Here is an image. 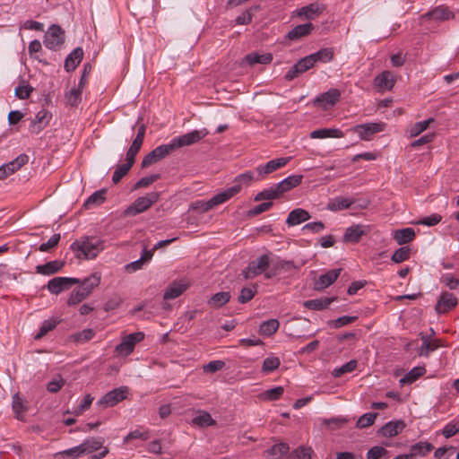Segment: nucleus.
I'll return each instance as SVG.
<instances>
[{"label":"nucleus","instance_id":"1","mask_svg":"<svg viewBox=\"0 0 459 459\" xmlns=\"http://www.w3.org/2000/svg\"><path fill=\"white\" fill-rule=\"evenodd\" d=\"M145 131V125L143 124L138 127L137 134L135 138L133 140L131 146L126 152V163L118 165L113 173L112 181L115 184L118 183L123 178V177H125L128 173V171L134 165L135 156L143 143Z\"/></svg>","mask_w":459,"mask_h":459},{"label":"nucleus","instance_id":"2","mask_svg":"<svg viewBox=\"0 0 459 459\" xmlns=\"http://www.w3.org/2000/svg\"><path fill=\"white\" fill-rule=\"evenodd\" d=\"M302 175L290 176L276 186H271L258 193L254 201H270L281 198L285 192L298 186L302 182Z\"/></svg>","mask_w":459,"mask_h":459},{"label":"nucleus","instance_id":"3","mask_svg":"<svg viewBox=\"0 0 459 459\" xmlns=\"http://www.w3.org/2000/svg\"><path fill=\"white\" fill-rule=\"evenodd\" d=\"M290 160V157H281L279 159L272 160L264 165L258 166L255 170H248L243 173L240 177L242 181H260L265 176L276 171L277 169L286 166Z\"/></svg>","mask_w":459,"mask_h":459},{"label":"nucleus","instance_id":"4","mask_svg":"<svg viewBox=\"0 0 459 459\" xmlns=\"http://www.w3.org/2000/svg\"><path fill=\"white\" fill-rule=\"evenodd\" d=\"M71 249L79 259H92L103 249L102 242L93 238L76 240L71 245Z\"/></svg>","mask_w":459,"mask_h":459},{"label":"nucleus","instance_id":"5","mask_svg":"<svg viewBox=\"0 0 459 459\" xmlns=\"http://www.w3.org/2000/svg\"><path fill=\"white\" fill-rule=\"evenodd\" d=\"M208 134V131L205 128L201 130H193L183 135L174 137L169 143L174 150H178L181 147H186L198 143L200 140L204 138Z\"/></svg>","mask_w":459,"mask_h":459},{"label":"nucleus","instance_id":"6","mask_svg":"<svg viewBox=\"0 0 459 459\" xmlns=\"http://www.w3.org/2000/svg\"><path fill=\"white\" fill-rule=\"evenodd\" d=\"M270 265V257L268 255H263L255 260L249 263L248 266L243 271L245 279H252L267 272Z\"/></svg>","mask_w":459,"mask_h":459},{"label":"nucleus","instance_id":"7","mask_svg":"<svg viewBox=\"0 0 459 459\" xmlns=\"http://www.w3.org/2000/svg\"><path fill=\"white\" fill-rule=\"evenodd\" d=\"M143 338L144 333L142 332L126 335L122 338L121 342L116 346L115 351L120 356L126 357L133 352L135 344L143 341Z\"/></svg>","mask_w":459,"mask_h":459},{"label":"nucleus","instance_id":"8","mask_svg":"<svg viewBox=\"0 0 459 459\" xmlns=\"http://www.w3.org/2000/svg\"><path fill=\"white\" fill-rule=\"evenodd\" d=\"M243 176L242 174L238 175L234 180L233 185L227 189L221 191L217 195H213L209 201H228L233 197H235L244 186H248L252 182L247 181L244 182L240 178Z\"/></svg>","mask_w":459,"mask_h":459},{"label":"nucleus","instance_id":"9","mask_svg":"<svg viewBox=\"0 0 459 459\" xmlns=\"http://www.w3.org/2000/svg\"><path fill=\"white\" fill-rule=\"evenodd\" d=\"M65 31L59 25L53 24L45 34L44 45L53 50L58 49L64 43Z\"/></svg>","mask_w":459,"mask_h":459},{"label":"nucleus","instance_id":"10","mask_svg":"<svg viewBox=\"0 0 459 459\" xmlns=\"http://www.w3.org/2000/svg\"><path fill=\"white\" fill-rule=\"evenodd\" d=\"M174 152L170 143L161 144L145 155L142 160V168H147L164 159Z\"/></svg>","mask_w":459,"mask_h":459},{"label":"nucleus","instance_id":"11","mask_svg":"<svg viewBox=\"0 0 459 459\" xmlns=\"http://www.w3.org/2000/svg\"><path fill=\"white\" fill-rule=\"evenodd\" d=\"M128 391L127 386L115 388L100 399L98 404L100 406L113 407L127 397Z\"/></svg>","mask_w":459,"mask_h":459},{"label":"nucleus","instance_id":"12","mask_svg":"<svg viewBox=\"0 0 459 459\" xmlns=\"http://www.w3.org/2000/svg\"><path fill=\"white\" fill-rule=\"evenodd\" d=\"M80 282V279L73 277H55L51 279L47 285L48 291L58 295L63 290H68L72 285Z\"/></svg>","mask_w":459,"mask_h":459},{"label":"nucleus","instance_id":"13","mask_svg":"<svg viewBox=\"0 0 459 459\" xmlns=\"http://www.w3.org/2000/svg\"><path fill=\"white\" fill-rule=\"evenodd\" d=\"M455 18V13L444 4L438 5L420 16V21L434 20L437 22L449 21Z\"/></svg>","mask_w":459,"mask_h":459},{"label":"nucleus","instance_id":"14","mask_svg":"<svg viewBox=\"0 0 459 459\" xmlns=\"http://www.w3.org/2000/svg\"><path fill=\"white\" fill-rule=\"evenodd\" d=\"M384 123H367L355 126L351 130L358 134L360 139L368 141L371 139L372 135L384 131Z\"/></svg>","mask_w":459,"mask_h":459},{"label":"nucleus","instance_id":"15","mask_svg":"<svg viewBox=\"0 0 459 459\" xmlns=\"http://www.w3.org/2000/svg\"><path fill=\"white\" fill-rule=\"evenodd\" d=\"M315 66L313 63V59L311 56H307L301 59H299L285 74V79L287 81H292L299 74L307 72V70L313 68Z\"/></svg>","mask_w":459,"mask_h":459},{"label":"nucleus","instance_id":"16","mask_svg":"<svg viewBox=\"0 0 459 459\" xmlns=\"http://www.w3.org/2000/svg\"><path fill=\"white\" fill-rule=\"evenodd\" d=\"M340 97V91L333 88L317 96L314 100V104L323 108L324 109H327L328 108L333 107L339 100Z\"/></svg>","mask_w":459,"mask_h":459},{"label":"nucleus","instance_id":"17","mask_svg":"<svg viewBox=\"0 0 459 459\" xmlns=\"http://www.w3.org/2000/svg\"><path fill=\"white\" fill-rule=\"evenodd\" d=\"M325 10L323 4L317 2L303 6L297 11V16L307 20H315Z\"/></svg>","mask_w":459,"mask_h":459},{"label":"nucleus","instance_id":"18","mask_svg":"<svg viewBox=\"0 0 459 459\" xmlns=\"http://www.w3.org/2000/svg\"><path fill=\"white\" fill-rule=\"evenodd\" d=\"M395 83V76L390 71H384L374 79L375 87L381 92L391 91Z\"/></svg>","mask_w":459,"mask_h":459},{"label":"nucleus","instance_id":"19","mask_svg":"<svg viewBox=\"0 0 459 459\" xmlns=\"http://www.w3.org/2000/svg\"><path fill=\"white\" fill-rule=\"evenodd\" d=\"M456 305V297L453 293L446 291L440 295L436 305V311L438 314H445L454 308Z\"/></svg>","mask_w":459,"mask_h":459},{"label":"nucleus","instance_id":"20","mask_svg":"<svg viewBox=\"0 0 459 459\" xmlns=\"http://www.w3.org/2000/svg\"><path fill=\"white\" fill-rule=\"evenodd\" d=\"M420 337L422 343L419 348L418 354L420 357H429L430 352L434 351L441 345L440 340H430L429 337L423 333H420Z\"/></svg>","mask_w":459,"mask_h":459},{"label":"nucleus","instance_id":"21","mask_svg":"<svg viewBox=\"0 0 459 459\" xmlns=\"http://www.w3.org/2000/svg\"><path fill=\"white\" fill-rule=\"evenodd\" d=\"M342 269L330 270L319 276L316 281L314 289L316 290H324L333 284L338 278Z\"/></svg>","mask_w":459,"mask_h":459},{"label":"nucleus","instance_id":"22","mask_svg":"<svg viewBox=\"0 0 459 459\" xmlns=\"http://www.w3.org/2000/svg\"><path fill=\"white\" fill-rule=\"evenodd\" d=\"M367 234V230H365V227L363 225H354L349 227L344 235H343V241L346 243H358L362 236Z\"/></svg>","mask_w":459,"mask_h":459},{"label":"nucleus","instance_id":"23","mask_svg":"<svg viewBox=\"0 0 459 459\" xmlns=\"http://www.w3.org/2000/svg\"><path fill=\"white\" fill-rule=\"evenodd\" d=\"M404 428L405 423L403 420L389 421L379 429V434L383 437H393L401 433Z\"/></svg>","mask_w":459,"mask_h":459},{"label":"nucleus","instance_id":"24","mask_svg":"<svg viewBox=\"0 0 459 459\" xmlns=\"http://www.w3.org/2000/svg\"><path fill=\"white\" fill-rule=\"evenodd\" d=\"M188 287L183 281L171 282L164 292V299H174L179 297Z\"/></svg>","mask_w":459,"mask_h":459},{"label":"nucleus","instance_id":"25","mask_svg":"<svg viewBox=\"0 0 459 459\" xmlns=\"http://www.w3.org/2000/svg\"><path fill=\"white\" fill-rule=\"evenodd\" d=\"M83 57V50L78 47L74 48L65 60V69L67 72L75 70L77 65L81 63Z\"/></svg>","mask_w":459,"mask_h":459},{"label":"nucleus","instance_id":"26","mask_svg":"<svg viewBox=\"0 0 459 459\" xmlns=\"http://www.w3.org/2000/svg\"><path fill=\"white\" fill-rule=\"evenodd\" d=\"M314 30V25L311 22L295 26L287 34V38L290 40H299V39L309 35Z\"/></svg>","mask_w":459,"mask_h":459},{"label":"nucleus","instance_id":"27","mask_svg":"<svg viewBox=\"0 0 459 459\" xmlns=\"http://www.w3.org/2000/svg\"><path fill=\"white\" fill-rule=\"evenodd\" d=\"M293 269H296V266L292 261L280 260L273 264L271 269L265 273L264 278L272 279L273 277L279 274L281 271H291Z\"/></svg>","mask_w":459,"mask_h":459},{"label":"nucleus","instance_id":"28","mask_svg":"<svg viewBox=\"0 0 459 459\" xmlns=\"http://www.w3.org/2000/svg\"><path fill=\"white\" fill-rule=\"evenodd\" d=\"M50 119L49 113L42 109L39 111L36 115L35 119L32 121L30 125V130L34 134H39L47 125L48 124Z\"/></svg>","mask_w":459,"mask_h":459},{"label":"nucleus","instance_id":"29","mask_svg":"<svg viewBox=\"0 0 459 459\" xmlns=\"http://www.w3.org/2000/svg\"><path fill=\"white\" fill-rule=\"evenodd\" d=\"M65 265L64 262L54 260L36 266V273L42 275H52L59 272Z\"/></svg>","mask_w":459,"mask_h":459},{"label":"nucleus","instance_id":"30","mask_svg":"<svg viewBox=\"0 0 459 459\" xmlns=\"http://www.w3.org/2000/svg\"><path fill=\"white\" fill-rule=\"evenodd\" d=\"M344 134L338 128H321L310 133L312 139L342 138Z\"/></svg>","mask_w":459,"mask_h":459},{"label":"nucleus","instance_id":"31","mask_svg":"<svg viewBox=\"0 0 459 459\" xmlns=\"http://www.w3.org/2000/svg\"><path fill=\"white\" fill-rule=\"evenodd\" d=\"M416 233L412 228H404L394 230L393 233L394 239L398 245H404L411 242L415 238Z\"/></svg>","mask_w":459,"mask_h":459},{"label":"nucleus","instance_id":"32","mask_svg":"<svg viewBox=\"0 0 459 459\" xmlns=\"http://www.w3.org/2000/svg\"><path fill=\"white\" fill-rule=\"evenodd\" d=\"M310 218L309 213L304 209H294L291 211L286 220V223L289 226L299 225Z\"/></svg>","mask_w":459,"mask_h":459},{"label":"nucleus","instance_id":"33","mask_svg":"<svg viewBox=\"0 0 459 459\" xmlns=\"http://www.w3.org/2000/svg\"><path fill=\"white\" fill-rule=\"evenodd\" d=\"M273 61V55L271 53L259 54L256 52L250 53L244 57V62L253 66L255 64L267 65Z\"/></svg>","mask_w":459,"mask_h":459},{"label":"nucleus","instance_id":"34","mask_svg":"<svg viewBox=\"0 0 459 459\" xmlns=\"http://www.w3.org/2000/svg\"><path fill=\"white\" fill-rule=\"evenodd\" d=\"M104 439L102 437H91L84 440L80 446L82 454H91L94 451L103 448Z\"/></svg>","mask_w":459,"mask_h":459},{"label":"nucleus","instance_id":"35","mask_svg":"<svg viewBox=\"0 0 459 459\" xmlns=\"http://www.w3.org/2000/svg\"><path fill=\"white\" fill-rule=\"evenodd\" d=\"M230 299V294L228 291L217 292L207 301L208 305L213 308H220L227 304Z\"/></svg>","mask_w":459,"mask_h":459},{"label":"nucleus","instance_id":"36","mask_svg":"<svg viewBox=\"0 0 459 459\" xmlns=\"http://www.w3.org/2000/svg\"><path fill=\"white\" fill-rule=\"evenodd\" d=\"M426 373L424 367H415L400 379L401 385H411Z\"/></svg>","mask_w":459,"mask_h":459},{"label":"nucleus","instance_id":"37","mask_svg":"<svg viewBox=\"0 0 459 459\" xmlns=\"http://www.w3.org/2000/svg\"><path fill=\"white\" fill-rule=\"evenodd\" d=\"M100 283V275L97 273H92L89 277L83 279L82 281L80 280L79 287L85 290H87V294L90 295L93 289L97 287Z\"/></svg>","mask_w":459,"mask_h":459},{"label":"nucleus","instance_id":"38","mask_svg":"<svg viewBox=\"0 0 459 459\" xmlns=\"http://www.w3.org/2000/svg\"><path fill=\"white\" fill-rule=\"evenodd\" d=\"M333 49L332 48H321L316 53L309 55L312 57L314 65L316 62L327 63L333 60Z\"/></svg>","mask_w":459,"mask_h":459},{"label":"nucleus","instance_id":"39","mask_svg":"<svg viewBox=\"0 0 459 459\" xmlns=\"http://www.w3.org/2000/svg\"><path fill=\"white\" fill-rule=\"evenodd\" d=\"M333 300L334 299L333 298L310 299L305 301L303 306L311 310H323L326 308Z\"/></svg>","mask_w":459,"mask_h":459},{"label":"nucleus","instance_id":"40","mask_svg":"<svg viewBox=\"0 0 459 459\" xmlns=\"http://www.w3.org/2000/svg\"><path fill=\"white\" fill-rule=\"evenodd\" d=\"M82 81H83V78L81 79L77 88H73L68 92L65 93V99H66L67 102L73 107H76L82 100V98H81L82 88L83 87Z\"/></svg>","mask_w":459,"mask_h":459},{"label":"nucleus","instance_id":"41","mask_svg":"<svg viewBox=\"0 0 459 459\" xmlns=\"http://www.w3.org/2000/svg\"><path fill=\"white\" fill-rule=\"evenodd\" d=\"M290 450V446L287 443H279L273 445L270 449L266 451L268 455L272 456L273 459H281Z\"/></svg>","mask_w":459,"mask_h":459},{"label":"nucleus","instance_id":"42","mask_svg":"<svg viewBox=\"0 0 459 459\" xmlns=\"http://www.w3.org/2000/svg\"><path fill=\"white\" fill-rule=\"evenodd\" d=\"M83 454L79 446L55 454V459H77Z\"/></svg>","mask_w":459,"mask_h":459},{"label":"nucleus","instance_id":"43","mask_svg":"<svg viewBox=\"0 0 459 459\" xmlns=\"http://www.w3.org/2000/svg\"><path fill=\"white\" fill-rule=\"evenodd\" d=\"M280 323L277 319H270L264 321L259 327V333L262 335L271 336L273 335L279 328Z\"/></svg>","mask_w":459,"mask_h":459},{"label":"nucleus","instance_id":"44","mask_svg":"<svg viewBox=\"0 0 459 459\" xmlns=\"http://www.w3.org/2000/svg\"><path fill=\"white\" fill-rule=\"evenodd\" d=\"M87 290L84 291L83 289H82L81 287H77L76 289H74L68 299H67V304L69 306H75L77 304H79L81 301H82L83 299H85L89 295L87 294Z\"/></svg>","mask_w":459,"mask_h":459},{"label":"nucleus","instance_id":"45","mask_svg":"<svg viewBox=\"0 0 459 459\" xmlns=\"http://www.w3.org/2000/svg\"><path fill=\"white\" fill-rule=\"evenodd\" d=\"M433 449V446L428 442H419L411 447L412 458L417 455H426Z\"/></svg>","mask_w":459,"mask_h":459},{"label":"nucleus","instance_id":"46","mask_svg":"<svg viewBox=\"0 0 459 459\" xmlns=\"http://www.w3.org/2000/svg\"><path fill=\"white\" fill-rule=\"evenodd\" d=\"M313 450L310 447L299 446L290 453L287 459H311Z\"/></svg>","mask_w":459,"mask_h":459},{"label":"nucleus","instance_id":"47","mask_svg":"<svg viewBox=\"0 0 459 459\" xmlns=\"http://www.w3.org/2000/svg\"><path fill=\"white\" fill-rule=\"evenodd\" d=\"M192 422L193 424L201 427L212 426L215 424V421L212 420V416L206 411H200L198 415L193 418Z\"/></svg>","mask_w":459,"mask_h":459},{"label":"nucleus","instance_id":"48","mask_svg":"<svg viewBox=\"0 0 459 459\" xmlns=\"http://www.w3.org/2000/svg\"><path fill=\"white\" fill-rule=\"evenodd\" d=\"M151 204L152 203H134L125 210L124 213L126 216H135L136 214L146 211Z\"/></svg>","mask_w":459,"mask_h":459},{"label":"nucleus","instance_id":"49","mask_svg":"<svg viewBox=\"0 0 459 459\" xmlns=\"http://www.w3.org/2000/svg\"><path fill=\"white\" fill-rule=\"evenodd\" d=\"M378 413L377 412H368L365 413L359 418L356 423V427L358 429L368 428L374 424Z\"/></svg>","mask_w":459,"mask_h":459},{"label":"nucleus","instance_id":"50","mask_svg":"<svg viewBox=\"0 0 459 459\" xmlns=\"http://www.w3.org/2000/svg\"><path fill=\"white\" fill-rule=\"evenodd\" d=\"M411 256V249L408 247H403L396 249L391 256V260L399 264L408 260Z\"/></svg>","mask_w":459,"mask_h":459},{"label":"nucleus","instance_id":"51","mask_svg":"<svg viewBox=\"0 0 459 459\" xmlns=\"http://www.w3.org/2000/svg\"><path fill=\"white\" fill-rule=\"evenodd\" d=\"M58 324V321L56 319H48L45 320L40 328L39 333L35 335L36 340L41 339L43 336H45L48 332L54 330Z\"/></svg>","mask_w":459,"mask_h":459},{"label":"nucleus","instance_id":"52","mask_svg":"<svg viewBox=\"0 0 459 459\" xmlns=\"http://www.w3.org/2000/svg\"><path fill=\"white\" fill-rule=\"evenodd\" d=\"M281 364L280 359L278 357H267L264 359L262 366V371L264 373H271L274 370H276Z\"/></svg>","mask_w":459,"mask_h":459},{"label":"nucleus","instance_id":"53","mask_svg":"<svg viewBox=\"0 0 459 459\" xmlns=\"http://www.w3.org/2000/svg\"><path fill=\"white\" fill-rule=\"evenodd\" d=\"M433 121H434V119L431 117L425 121H420V122L415 123L409 130L411 137H415V136L419 135L420 134H421L423 131H425L429 126V125Z\"/></svg>","mask_w":459,"mask_h":459},{"label":"nucleus","instance_id":"54","mask_svg":"<svg viewBox=\"0 0 459 459\" xmlns=\"http://www.w3.org/2000/svg\"><path fill=\"white\" fill-rule=\"evenodd\" d=\"M459 432V419H455L448 422L441 430L442 435L446 438L452 437Z\"/></svg>","mask_w":459,"mask_h":459},{"label":"nucleus","instance_id":"55","mask_svg":"<svg viewBox=\"0 0 459 459\" xmlns=\"http://www.w3.org/2000/svg\"><path fill=\"white\" fill-rule=\"evenodd\" d=\"M284 389L282 386H276L262 393L261 398L265 401H275L282 395Z\"/></svg>","mask_w":459,"mask_h":459},{"label":"nucleus","instance_id":"56","mask_svg":"<svg viewBox=\"0 0 459 459\" xmlns=\"http://www.w3.org/2000/svg\"><path fill=\"white\" fill-rule=\"evenodd\" d=\"M28 161L29 156L26 154H21L15 160L7 163L6 167L9 169V171H11L13 174L16 170L20 169L23 165L27 164Z\"/></svg>","mask_w":459,"mask_h":459},{"label":"nucleus","instance_id":"57","mask_svg":"<svg viewBox=\"0 0 459 459\" xmlns=\"http://www.w3.org/2000/svg\"><path fill=\"white\" fill-rule=\"evenodd\" d=\"M357 360L351 359L349 362L343 364L342 367L334 368L333 371V376L335 377H339L345 373L351 372L357 368Z\"/></svg>","mask_w":459,"mask_h":459},{"label":"nucleus","instance_id":"58","mask_svg":"<svg viewBox=\"0 0 459 459\" xmlns=\"http://www.w3.org/2000/svg\"><path fill=\"white\" fill-rule=\"evenodd\" d=\"M94 331L91 328L83 329L82 331L74 333L71 337L76 342H86L91 340L94 336Z\"/></svg>","mask_w":459,"mask_h":459},{"label":"nucleus","instance_id":"59","mask_svg":"<svg viewBox=\"0 0 459 459\" xmlns=\"http://www.w3.org/2000/svg\"><path fill=\"white\" fill-rule=\"evenodd\" d=\"M149 438V431L135 429L128 433V435L124 438V443L127 444L133 439H142L147 440Z\"/></svg>","mask_w":459,"mask_h":459},{"label":"nucleus","instance_id":"60","mask_svg":"<svg viewBox=\"0 0 459 459\" xmlns=\"http://www.w3.org/2000/svg\"><path fill=\"white\" fill-rule=\"evenodd\" d=\"M255 292L256 289L255 286L243 288L240 291L238 301L243 304L248 302L254 298Z\"/></svg>","mask_w":459,"mask_h":459},{"label":"nucleus","instance_id":"61","mask_svg":"<svg viewBox=\"0 0 459 459\" xmlns=\"http://www.w3.org/2000/svg\"><path fill=\"white\" fill-rule=\"evenodd\" d=\"M60 238H61L60 234H54V235H52L50 237V238L46 243H42L39 246V251H41V252H48L50 249L54 248L58 244V242L60 241Z\"/></svg>","mask_w":459,"mask_h":459},{"label":"nucleus","instance_id":"62","mask_svg":"<svg viewBox=\"0 0 459 459\" xmlns=\"http://www.w3.org/2000/svg\"><path fill=\"white\" fill-rule=\"evenodd\" d=\"M442 220V216L437 213L431 214L429 216L421 218L418 221H416V224L425 225V226H434L439 223Z\"/></svg>","mask_w":459,"mask_h":459},{"label":"nucleus","instance_id":"63","mask_svg":"<svg viewBox=\"0 0 459 459\" xmlns=\"http://www.w3.org/2000/svg\"><path fill=\"white\" fill-rule=\"evenodd\" d=\"M387 450L383 446H373L367 453V459H380L387 454Z\"/></svg>","mask_w":459,"mask_h":459},{"label":"nucleus","instance_id":"64","mask_svg":"<svg viewBox=\"0 0 459 459\" xmlns=\"http://www.w3.org/2000/svg\"><path fill=\"white\" fill-rule=\"evenodd\" d=\"M32 90L30 85L21 84L15 88L14 94L20 100H26L30 97Z\"/></svg>","mask_w":459,"mask_h":459}]
</instances>
